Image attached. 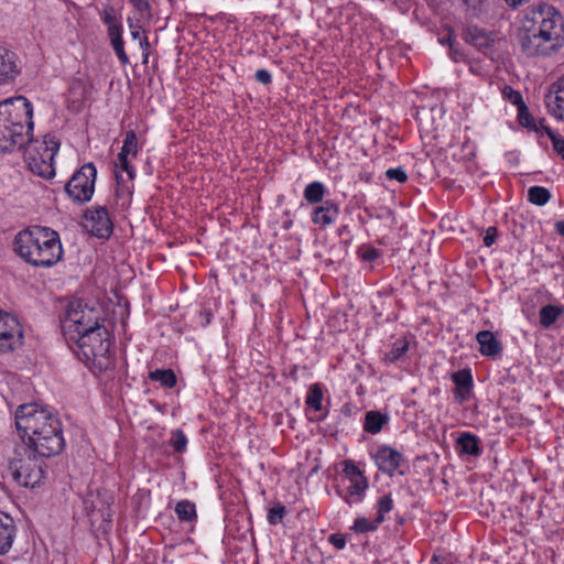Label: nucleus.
I'll return each mask as SVG.
<instances>
[{
	"mask_svg": "<svg viewBox=\"0 0 564 564\" xmlns=\"http://www.w3.org/2000/svg\"><path fill=\"white\" fill-rule=\"evenodd\" d=\"M549 111L558 120L564 121V78L553 84L552 89L545 96Z\"/></svg>",
	"mask_w": 564,
	"mask_h": 564,
	"instance_id": "dca6fc26",
	"label": "nucleus"
},
{
	"mask_svg": "<svg viewBox=\"0 0 564 564\" xmlns=\"http://www.w3.org/2000/svg\"><path fill=\"white\" fill-rule=\"evenodd\" d=\"M175 513L181 521H193L197 517L195 505L188 500L177 502Z\"/></svg>",
	"mask_w": 564,
	"mask_h": 564,
	"instance_id": "c756f323",
	"label": "nucleus"
},
{
	"mask_svg": "<svg viewBox=\"0 0 564 564\" xmlns=\"http://www.w3.org/2000/svg\"><path fill=\"white\" fill-rule=\"evenodd\" d=\"M43 145L42 153L28 152L25 160L33 174L48 180L55 175L53 159L59 150V142L55 137L45 135Z\"/></svg>",
	"mask_w": 564,
	"mask_h": 564,
	"instance_id": "9b49d317",
	"label": "nucleus"
},
{
	"mask_svg": "<svg viewBox=\"0 0 564 564\" xmlns=\"http://www.w3.org/2000/svg\"><path fill=\"white\" fill-rule=\"evenodd\" d=\"M408 350V344L395 345L387 355L391 361L399 359Z\"/></svg>",
	"mask_w": 564,
	"mask_h": 564,
	"instance_id": "c03bdc74",
	"label": "nucleus"
},
{
	"mask_svg": "<svg viewBox=\"0 0 564 564\" xmlns=\"http://www.w3.org/2000/svg\"><path fill=\"white\" fill-rule=\"evenodd\" d=\"M149 378L152 381H158L164 388H173L175 387L177 379L176 375L172 369H156L149 373Z\"/></svg>",
	"mask_w": 564,
	"mask_h": 564,
	"instance_id": "bb28decb",
	"label": "nucleus"
},
{
	"mask_svg": "<svg viewBox=\"0 0 564 564\" xmlns=\"http://www.w3.org/2000/svg\"><path fill=\"white\" fill-rule=\"evenodd\" d=\"M360 257L364 261H373L379 257V251L376 248L367 247L360 251Z\"/></svg>",
	"mask_w": 564,
	"mask_h": 564,
	"instance_id": "a18cd8bd",
	"label": "nucleus"
},
{
	"mask_svg": "<svg viewBox=\"0 0 564 564\" xmlns=\"http://www.w3.org/2000/svg\"><path fill=\"white\" fill-rule=\"evenodd\" d=\"M104 22H105V24L108 25V28L110 26V24H116L115 23V17L110 12H108V11H105Z\"/></svg>",
	"mask_w": 564,
	"mask_h": 564,
	"instance_id": "603ef678",
	"label": "nucleus"
},
{
	"mask_svg": "<svg viewBox=\"0 0 564 564\" xmlns=\"http://www.w3.org/2000/svg\"><path fill=\"white\" fill-rule=\"evenodd\" d=\"M550 191L545 187L532 186L528 191V199L534 205L543 206L550 200Z\"/></svg>",
	"mask_w": 564,
	"mask_h": 564,
	"instance_id": "7c9ffc66",
	"label": "nucleus"
},
{
	"mask_svg": "<svg viewBox=\"0 0 564 564\" xmlns=\"http://www.w3.org/2000/svg\"><path fill=\"white\" fill-rule=\"evenodd\" d=\"M111 44H112V47H113L118 58L122 63V65L129 64V57L126 54L124 48H123L122 36H117L115 40L111 41Z\"/></svg>",
	"mask_w": 564,
	"mask_h": 564,
	"instance_id": "58836bf2",
	"label": "nucleus"
},
{
	"mask_svg": "<svg viewBox=\"0 0 564 564\" xmlns=\"http://www.w3.org/2000/svg\"><path fill=\"white\" fill-rule=\"evenodd\" d=\"M144 63L148 62V53H144V59H143Z\"/></svg>",
	"mask_w": 564,
	"mask_h": 564,
	"instance_id": "13d9d810",
	"label": "nucleus"
},
{
	"mask_svg": "<svg viewBox=\"0 0 564 564\" xmlns=\"http://www.w3.org/2000/svg\"><path fill=\"white\" fill-rule=\"evenodd\" d=\"M94 510L90 514V521L94 523L99 518L102 520V523L99 527V530H101L104 533H106L111 523V512L109 509L110 503L108 501L102 502L100 508H97V506L93 502Z\"/></svg>",
	"mask_w": 564,
	"mask_h": 564,
	"instance_id": "a878e982",
	"label": "nucleus"
},
{
	"mask_svg": "<svg viewBox=\"0 0 564 564\" xmlns=\"http://www.w3.org/2000/svg\"><path fill=\"white\" fill-rule=\"evenodd\" d=\"M378 524L379 523H376V520L373 522H369L366 518H358L352 525V530L364 533L376 530Z\"/></svg>",
	"mask_w": 564,
	"mask_h": 564,
	"instance_id": "4c0bfd02",
	"label": "nucleus"
},
{
	"mask_svg": "<svg viewBox=\"0 0 564 564\" xmlns=\"http://www.w3.org/2000/svg\"><path fill=\"white\" fill-rule=\"evenodd\" d=\"M345 473L351 478L364 477L360 469L352 463H346Z\"/></svg>",
	"mask_w": 564,
	"mask_h": 564,
	"instance_id": "8fccbe9b",
	"label": "nucleus"
},
{
	"mask_svg": "<svg viewBox=\"0 0 564 564\" xmlns=\"http://www.w3.org/2000/svg\"><path fill=\"white\" fill-rule=\"evenodd\" d=\"M465 40L479 51L487 53L495 43V35L476 25H469L465 31Z\"/></svg>",
	"mask_w": 564,
	"mask_h": 564,
	"instance_id": "a211bd4d",
	"label": "nucleus"
},
{
	"mask_svg": "<svg viewBox=\"0 0 564 564\" xmlns=\"http://www.w3.org/2000/svg\"><path fill=\"white\" fill-rule=\"evenodd\" d=\"M44 458L31 446H23L15 451V457L10 462L9 470L14 480L23 486L33 488L44 476Z\"/></svg>",
	"mask_w": 564,
	"mask_h": 564,
	"instance_id": "39448f33",
	"label": "nucleus"
},
{
	"mask_svg": "<svg viewBox=\"0 0 564 564\" xmlns=\"http://www.w3.org/2000/svg\"><path fill=\"white\" fill-rule=\"evenodd\" d=\"M562 308L555 305H545L540 310V323L547 328L553 325L562 314Z\"/></svg>",
	"mask_w": 564,
	"mask_h": 564,
	"instance_id": "c85d7f7f",
	"label": "nucleus"
},
{
	"mask_svg": "<svg viewBox=\"0 0 564 564\" xmlns=\"http://www.w3.org/2000/svg\"><path fill=\"white\" fill-rule=\"evenodd\" d=\"M133 8L140 13L141 18H151L150 4L145 0H130Z\"/></svg>",
	"mask_w": 564,
	"mask_h": 564,
	"instance_id": "a19ab883",
	"label": "nucleus"
},
{
	"mask_svg": "<svg viewBox=\"0 0 564 564\" xmlns=\"http://www.w3.org/2000/svg\"><path fill=\"white\" fill-rule=\"evenodd\" d=\"M518 39L522 53L529 57L547 56L561 48L557 42L553 43L544 33H540L527 22L520 29Z\"/></svg>",
	"mask_w": 564,
	"mask_h": 564,
	"instance_id": "6e6552de",
	"label": "nucleus"
},
{
	"mask_svg": "<svg viewBox=\"0 0 564 564\" xmlns=\"http://www.w3.org/2000/svg\"><path fill=\"white\" fill-rule=\"evenodd\" d=\"M518 117L521 126L539 131L540 128L535 124L534 119L529 113L525 105L518 109Z\"/></svg>",
	"mask_w": 564,
	"mask_h": 564,
	"instance_id": "f704fd0d",
	"label": "nucleus"
},
{
	"mask_svg": "<svg viewBox=\"0 0 564 564\" xmlns=\"http://www.w3.org/2000/svg\"><path fill=\"white\" fill-rule=\"evenodd\" d=\"M33 108L18 96L0 102V152L21 150L32 141Z\"/></svg>",
	"mask_w": 564,
	"mask_h": 564,
	"instance_id": "f03ea898",
	"label": "nucleus"
},
{
	"mask_svg": "<svg viewBox=\"0 0 564 564\" xmlns=\"http://www.w3.org/2000/svg\"><path fill=\"white\" fill-rule=\"evenodd\" d=\"M271 78V74L267 69H258L256 72V79L263 85L270 84Z\"/></svg>",
	"mask_w": 564,
	"mask_h": 564,
	"instance_id": "de8ad7c7",
	"label": "nucleus"
},
{
	"mask_svg": "<svg viewBox=\"0 0 564 564\" xmlns=\"http://www.w3.org/2000/svg\"><path fill=\"white\" fill-rule=\"evenodd\" d=\"M464 4L469 6V0H463Z\"/></svg>",
	"mask_w": 564,
	"mask_h": 564,
	"instance_id": "bf43d9fd",
	"label": "nucleus"
},
{
	"mask_svg": "<svg viewBox=\"0 0 564 564\" xmlns=\"http://www.w3.org/2000/svg\"><path fill=\"white\" fill-rule=\"evenodd\" d=\"M86 227L98 238H108L113 229L106 207L99 206L85 213Z\"/></svg>",
	"mask_w": 564,
	"mask_h": 564,
	"instance_id": "ddd939ff",
	"label": "nucleus"
},
{
	"mask_svg": "<svg viewBox=\"0 0 564 564\" xmlns=\"http://www.w3.org/2000/svg\"><path fill=\"white\" fill-rule=\"evenodd\" d=\"M172 446L178 453L185 451L187 445V438L185 434L181 430H176L173 432V436L171 440Z\"/></svg>",
	"mask_w": 564,
	"mask_h": 564,
	"instance_id": "e433bc0d",
	"label": "nucleus"
},
{
	"mask_svg": "<svg viewBox=\"0 0 564 564\" xmlns=\"http://www.w3.org/2000/svg\"><path fill=\"white\" fill-rule=\"evenodd\" d=\"M518 39L522 53L529 57L547 56L561 48L557 42L553 43L544 33H540L527 22L520 29Z\"/></svg>",
	"mask_w": 564,
	"mask_h": 564,
	"instance_id": "1a4fd4ad",
	"label": "nucleus"
},
{
	"mask_svg": "<svg viewBox=\"0 0 564 564\" xmlns=\"http://www.w3.org/2000/svg\"><path fill=\"white\" fill-rule=\"evenodd\" d=\"M388 415L378 411H369L365 415L364 429L370 434H377L381 431L382 426L388 423Z\"/></svg>",
	"mask_w": 564,
	"mask_h": 564,
	"instance_id": "393cba45",
	"label": "nucleus"
},
{
	"mask_svg": "<svg viewBox=\"0 0 564 564\" xmlns=\"http://www.w3.org/2000/svg\"><path fill=\"white\" fill-rule=\"evenodd\" d=\"M502 94L505 98L517 106L518 109L525 105L521 94L518 90L512 89L510 86H506L502 90Z\"/></svg>",
	"mask_w": 564,
	"mask_h": 564,
	"instance_id": "c9c22d12",
	"label": "nucleus"
},
{
	"mask_svg": "<svg viewBox=\"0 0 564 564\" xmlns=\"http://www.w3.org/2000/svg\"><path fill=\"white\" fill-rule=\"evenodd\" d=\"M339 215V207L333 200H325L313 210L312 221L322 227L333 224Z\"/></svg>",
	"mask_w": 564,
	"mask_h": 564,
	"instance_id": "6ab92c4d",
	"label": "nucleus"
},
{
	"mask_svg": "<svg viewBox=\"0 0 564 564\" xmlns=\"http://www.w3.org/2000/svg\"><path fill=\"white\" fill-rule=\"evenodd\" d=\"M21 74V63L18 55L6 46L0 45V85L15 82Z\"/></svg>",
	"mask_w": 564,
	"mask_h": 564,
	"instance_id": "4468645a",
	"label": "nucleus"
},
{
	"mask_svg": "<svg viewBox=\"0 0 564 564\" xmlns=\"http://www.w3.org/2000/svg\"><path fill=\"white\" fill-rule=\"evenodd\" d=\"M70 349L86 364L99 370L108 369L110 359V338L107 328L98 324L83 334H64Z\"/></svg>",
	"mask_w": 564,
	"mask_h": 564,
	"instance_id": "20e7f679",
	"label": "nucleus"
},
{
	"mask_svg": "<svg viewBox=\"0 0 564 564\" xmlns=\"http://www.w3.org/2000/svg\"><path fill=\"white\" fill-rule=\"evenodd\" d=\"M328 541L330 544H333L336 549L341 550L346 545V538L343 534L335 533L330 534L328 536Z\"/></svg>",
	"mask_w": 564,
	"mask_h": 564,
	"instance_id": "49530a36",
	"label": "nucleus"
},
{
	"mask_svg": "<svg viewBox=\"0 0 564 564\" xmlns=\"http://www.w3.org/2000/svg\"><path fill=\"white\" fill-rule=\"evenodd\" d=\"M378 516L376 518V523H381L384 520V514L391 511L392 509V499L390 495H386L381 497L378 501Z\"/></svg>",
	"mask_w": 564,
	"mask_h": 564,
	"instance_id": "72a5a7b5",
	"label": "nucleus"
},
{
	"mask_svg": "<svg viewBox=\"0 0 564 564\" xmlns=\"http://www.w3.org/2000/svg\"><path fill=\"white\" fill-rule=\"evenodd\" d=\"M350 482L347 496L345 497V501L348 505L359 501L368 488V481L365 476L351 478Z\"/></svg>",
	"mask_w": 564,
	"mask_h": 564,
	"instance_id": "b1692460",
	"label": "nucleus"
},
{
	"mask_svg": "<svg viewBox=\"0 0 564 564\" xmlns=\"http://www.w3.org/2000/svg\"><path fill=\"white\" fill-rule=\"evenodd\" d=\"M452 379L456 386L455 397L460 402L466 400L473 387V377L469 369L458 370L453 373Z\"/></svg>",
	"mask_w": 564,
	"mask_h": 564,
	"instance_id": "412c9836",
	"label": "nucleus"
},
{
	"mask_svg": "<svg viewBox=\"0 0 564 564\" xmlns=\"http://www.w3.org/2000/svg\"><path fill=\"white\" fill-rule=\"evenodd\" d=\"M442 44H448L451 47L453 46L452 34H448L445 39L441 40Z\"/></svg>",
	"mask_w": 564,
	"mask_h": 564,
	"instance_id": "6e6d98bb",
	"label": "nucleus"
},
{
	"mask_svg": "<svg viewBox=\"0 0 564 564\" xmlns=\"http://www.w3.org/2000/svg\"><path fill=\"white\" fill-rule=\"evenodd\" d=\"M130 29H131V36L134 40H139L140 47L143 50H148L149 48L148 37L147 36L141 37L140 26L133 25L132 23H130Z\"/></svg>",
	"mask_w": 564,
	"mask_h": 564,
	"instance_id": "37998d69",
	"label": "nucleus"
},
{
	"mask_svg": "<svg viewBox=\"0 0 564 564\" xmlns=\"http://www.w3.org/2000/svg\"><path fill=\"white\" fill-rule=\"evenodd\" d=\"M14 522L11 517L0 512V555L7 554L13 543Z\"/></svg>",
	"mask_w": 564,
	"mask_h": 564,
	"instance_id": "aec40b11",
	"label": "nucleus"
},
{
	"mask_svg": "<svg viewBox=\"0 0 564 564\" xmlns=\"http://www.w3.org/2000/svg\"><path fill=\"white\" fill-rule=\"evenodd\" d=\"M14 251L34 267H52L63 257L58 234L42 226H32L14 238Z\"/></svg>",
	"mask_w": 564,
	"mask_h": 564,
	"instance_id": "7ed1b4c3",
	"label": "nucleus"
},
{
	"mask_svg": "<svg viewBox=\"0 0 564 564\" xmlns=\"http://www.w3.org/2000/svg\"><path fill=\"white\" fill-rule=\"evenodd\" d=\"M64 334H83L100 324L98 313L80 301L70 302L61 321Z\"/></svg>",
	"mask_w": 564,
	"mask_h": 564,
	"instance_id": "0eeeda50",
	"label": "nucleus"
},
{
	"mask_svg": "<svg viewBox=\"0 0 564 564\" xmlns=\"http://www.w3.org/2000/svg\"><path fill=\"white\" fill-rule=\"evenodd\" d=\"M527 23L536 31L544 33L546 39L553 43L557 42L560 47L564 45V20L562 14L552 6L540 4L527 15Z\"/></svg>",
	"mask_w": 564,
	"mask_h": 564,
	"instance_id": "423d86ee",
	"label": "nucleus"
},
{
	"mask_svg": "<svg viewBox=\"0 0 564 564\" xmlns=\"http://www.w3.org/2000/svg\"><path fill=\"white\" fill-rule=\"evenodd\" d=\"M510 7H518V6H521L522 3L527 2L528 0H505Z\"/></svg>",
	"mask_w": 564,
	"mask_h": 564,
	"instance_id": "5fc2aeb1",
	"label": "nucleus"
},
{
	"mask_svg": "<svg viewBox=\"0 0 564 564\" xmlns=\"http://www.w3.org/2000/svg\"><path fill=\"white\" fill-rule=\"evenodd\" d=\"M540 124L541 129H543L551 139L554 151L564 160V138H562L557 133H554L549 127L544 126L542 122Z\"/></svg>",
	"mask_w": 564,
	"mask_h": 564,
	"instance_id": "473e14b6",
	"label": "nucleus"
},
{
	"mask_svg": "<svg viewBox=\"0 0 564 564\" xmlns=\"http://www.w3.org/2000/svg\"><path fill=\"white\" fill-rule=\"evenodd\" d=\"M116 178H117V182H118V183L123 182L121 174H120V173H118V172L116 173Z\"/></svg>",
	"mask_w": 564,
	"mask_h": 564,
	"instance_id": "4d7b16f0",
	"label": "nucleus"
},
{
	"mask_svg": "<svg viewBox=\"0 0 564 564\" xmlns=\"http://www.w3.org/2000/svg\"><path fill=\"white\" fill-rule=\"evenodd\" d=\"M322 386L319 383L312 384L306 397L307 406L314 409L315 411H319L322 409Z\"/></svg>",
	"mask_w": 564,
	"mask_h": 564,
	"instance_id": "2f4dec72",
	"label": "nucleus"
},
{
	"mask_svg": "<svg viewBox=\"0 0 564 564\" xmlns=\"http://www.w3.org/2000/svg\"><path fill=\"white\" fill-rule=\"evenodd\" d=\"M476 339L480 346L479 351L484 356L495 357L501 351V344L497 340L490 330H481L477 334Z\"/></svg>",
	"mask_w": 564,
	"mask_h": 564,
	"instance_id": "4be33fe9",
	"label": "nucleus"
},
{
	"mask_svg": "<svg viewBox=\"0 0 564 564\" xmlns=\"http://www.w3.org/2000/svg\"><path fill=\"white\" fill-rule=\"evenodd\" d=\"M386 176L388 180H395L399 183H404L408 180V175L402 167L387 170Z\"/></svg>",
	"mask_w": 564,
	"mask_h": 564,
	"instance_id": "79ce46f5",
	"label": "nucleus"
},
{
	"mask_svg": "<svg viewBox=\"0 0 564 564\" xmlns=\"http://www.w3.org/2000/svg\"><path fill=\"white\" fill-rule=\"evenodd\" d=\"M15 425L25 445L40 456L52 457L64 448L61 422L55 414L37 403H25L15 411Z\"/></svg>",
	"mask_w": 564,
	"mask_h": 564,
	"instance_id": "f257e3e1",
	"label": "nucleus"
},
{
	"mask_svg": "<svg viewBox=\"0 0 564 564\" xmlns=\"http://www.w3.org/2000/svg\"><path fill=\"white\" fill-rule=\"evenodd\" d=\"M138 154V139L137 134L133 130H129L126 132L123 144L121 151L118 154V163L117 167L121 169V171L126 172L128 178L132 181L134 178V169L129 163L128 156H137Z\"/></svg>",
	"mask_w": 564,
	"mask_h": 564,
	"instance_id": "2eb2a0df",
	"label": "nucleus"
},
{
	"mask_svg": "<svg viewBox=\"0 0 564 564\" xmlns=\"http://www.w3.org/2000/svg\"><path fill=\"white\" fill-rule=\"evenodd\" d=\"M22 329L12 314L0 310V351L13 350L21 344Z\"/></svg>",
	"mask_w": 564,
	"mask_h": 564,
	"instance_id": "f8f14e48",
	"label": "nucleus"
},
{
	"mask_svg": "<svg viewBox=\"0 0 564 564\" xmlns=\"http://www.w3.org/2000/svg\"><path fill=\"white\" fill-rule=\"evenodd\" d=\"M325 186L321 182H312L304 188V198L310 204L323 202L325 195Z\"/></svg>",
	"mask_w": 564,
	"mask_h": 564,
	"instance_id": "cd10ccee",
	"label": "nucleus"
},
{
	"mask_svg": "<svg viewBox=\"0 0 564 564\" xmlns=\"http://www.w3.org/2000/svg\"><path fill=\"white\" fill-rule=\"evenodd\" d=\"M556 232L564 237V220L557 221L555 224Z\"/></svg>",
	"mask_w": 564,
	"mask_h": 564,
	"instance_id": "864d4df0",
	"label": "nucleus"
},
{
	"mask_svg": "<svg viewBox=\"0 0 564 564\" xmlns=\"http://www.w3.org/2000/svg\"><path fill=\"white\" fill-rule=\"evenodd\" d=\"M284 514H285L284 506L273 507L268 512V521L270 524H278L279 522L282 521Z\"/></svg>",
	"mask_w": 564,
	"mask_h": 564,
	"instance_id": "ea45409f",
	"label": "nucleus"
},
{
	"mask_svg": "<svg viewBox=\"0 0 564 564\" xmlns=\"http://www.w3.org/2000/svg\"><path fill=\"white\" fill-rule=\"evenodd\" d=\"M457 446L462 454H467L471 456H479L481 453V448L479 446V440L476 435L471 433H463L457 438Z\"/></svg>",
	"mask_w": 564,
	"mask_h": 564,
	"instance_id": "5701e85b",
	"label": "nucleus"
},
{
	"mask_svg": "<svg viewBox=\"0 0 564 564\" xmlns=\"http://www.w3.org/2000/svg\"><path fill=\"white\" fill-rule=\"evenodd\" d=\"M97 170L93 163L84 164L65 185L67 195L77 203L89 202L94 191Z\"/></svg>",
	"mask_w": 564,
	"mask_h": 564,
	"instance_id": "9d476101",
	"label": "nucleus"
},
{
	"mask_svg": "<svg viewBox=\"0 0 564 564\" xmlns=\"http://www.w3.org/2000/svg\"><path fill=\"white\" fill-rule=\"evenodd\" d=\"M375 459L378 468L381 471L392 475L393 471L400 466L402 455L398 451L384 446L377 452Z\"/></svg>",
	"mask_w": 564,
	"mask_h": 564,
	"instance_id": "f3484780",
	"label": "nucleus"
},
{
	"mask_svg": "<svg viewBox=\"0 0 564 564\" xmlns=\"http://www.w3.org/2000/svg\"><path fill=\"white\" fill-rule=\"evenodd\" d=\"M497 237V229L495 227H489L484 237V243L486 247H490Z\"/></svg>",
	"mask_w": 564,
	"mask_h": 564,
	"instance_id": "09e8293b",
	"label": "nucleus"
},
{
	"mask_svg": "<svg viewBox=\"0 0 564 564\" xmlns=\"http://www.w3.org/2000/svg\"><path fill=\"white\" fill-rule=\"evenodd\" d=\"M108 33L110 40H115L117 36H121V25L118 24H110L108 28Z\"/></svg>",
	"mask_w": 564,
	"mask_h": 564,
	"instance_id": "3c124183",
	"label": "nucleus"
}]
</instances>
